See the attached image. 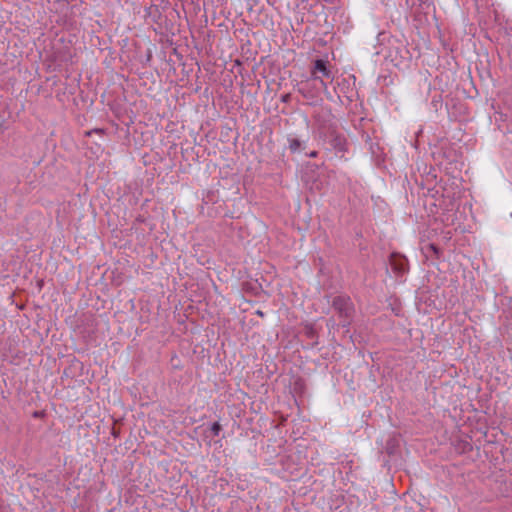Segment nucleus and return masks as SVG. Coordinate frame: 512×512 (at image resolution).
<instances>
[{
    "instance_id": "nucleus-3",
    "label": "nucleus",
    "mask_w": 512,
    "mask_h": 512,
    "mask_svg": "<svg viewBox=\"0 0 512 512\" xmlns=\"http://www.w3.org/2000/svg\"><path fill=\"white\" fill-rule=\"evenodd\" d=\"M322 77L333 78L332 71L329 68V62L327 60L316 59L311 68V79L318 82L323 90H327V84Z\"/></svg>"
},
{
    "instance_id": "nucleus-16",
    "label": "nucleus",
    "mask_w": 512,
    "mask_h": 512,
    "mask_svg": "<svg viewBox=\"0 0 512 512\" xmlns=\"http://www.w3.org/2000/svg\"><path fill=\"white\" fill-rule=\"evenodd\" d=\"M317 155H318L317 151H312L311 153H309L308 156L311 157V158H315V157H317Z\"/></svg>"
},
{
    "instance_id": "nucleus-17",
    "label": "nucleus",
    "mask_w": 512,
    "mask_h": 512,
    "mask_svg": "<svg viewBox=\"0 0 512 512\" xmlns=\"http://www.w3.org/2000/svg\"><path fill=\"white\" fill-rule=\"evenodd\" d=\"M112 434H113L115 437H117V435H118V434H117V431H116L115 429H113Z\"/></svg>"
},
{
    "instance_id": "nucleus-15",
    "label": "nucleus",
    "mask_w": 512,
    "mask_h": 512,
    "mask_svg": "<svg viewBox=\"0 0 512 512\" xmlns=\"http://www.w3.org/2000/svg\"><path fill=\"white\" fill-rule=\"evenodd\" d=\"M502 330H503V334L504 333H507V334L509 333V326L505 322L503 323Z\"/></svg>"
},
{
    "instance_id": "nucleus-10",
    "label": "nucleus",
    "mask_w": 512,
    "mask_h": 512,
    "mask_svg": "<svg viewBox=\"0 0 512 512\" xmlns=\"http://www.w3.org/2000/svg\"><path fill=\"white\" fill-rule=\"evenodd\" d=\"M305 335L309 339H316L317 338V332H316V330L312 326H309V327L306 328Z\"/></svg>"
},
{
    "instance_id": "nucleus-1",
    "label": "nucleus",
    "mask_w": 512,
    "mask_h": 512,
    "mask_svg": "<svg viewBox=\"0 0 512 512\" xmlns=\"http://www.w3.org/2000/svg\"><path fill=\"white\" fill-rule=\"evenodd\" d=\"M312 119L313 132L319 139L338 128V121L331 108L327 106L317 107L312 113Z\"/></svg>"
},
{
    "instance_id": "nucleus-11",
    "label": "nucleus",
    "mask_w": 512,
    "mask_h": 512,
    "mask_svg": "<svg viewBox=\"0 0 512 512\" xmlns=\"http://www.w3.org/2000/svg\"><path fill=\"white\" fill-rule=\"evenodd\" d=\"M222 430L221 425L218 422H214L211 426V432L213 436H218Z\"/></svg>"
},
{
    "instance_id": "nucleus-6",
    "label": "nucleus",
    "mask_w": 512,
    "mask_h": 512,
    "mask_svg": "<svg viewBox=\"0 0 512 512\" xmlns=\"http://www.w3.org/2000/svg\"><path fill=\"white\" fill-rule=\"evenodd\" d=\"M389 264L392 271L397 277H402L409 271V263L407 258L397 252L391 253L389 256Z\"/></svg>"
},
{
    "instance_id": "nucleus-2",
    "label": "nucleus",
    "mask_w": 512,
    "mask_h": 512,
    "mask_svg": "<svg viewBox=\"0 0 512 512\" xmlns=\"http://www.w3.org/2000/svg\"><path fill=\"white\" fill-rule=\"evenodd\" d=\"M332 307L342 319L341 324L346 327L350 324L354 314V304L349 296L339 295L334 297Z\"/></svg>"
},
{
    "instance_id": "nucleus-9",
    "label": "nucleus",
    "mask_w": 512,
    "mask_h": 512,
    "mask_svg": "<svg viewBox=\"0 0 512 512\" xmlns=\"http://www.w3.org/2000/svg\"><path fill=\"white\" fill-rule=\"evenodd\" d=\"M324 188V183L322 181L315 180L311 185L310 189L315 190L317 192H322Z\"/></svg>"
},
{
    "instance_id": "nucleus-8",
    "label": "nucleus",
    "mask_w": 512,
    "mask_h": 512,
    "mask_svg": "<svg viewBox=\"0 0 512 512\" xmlns=\"http://www.w3.org/2000/svg\"><path fill=\"white\" fill-rule=\"evenodd\" d=\"M288 142H289V149L291 150V152H296L301 149L302 143L299 139L289 138Z\"/></svg>"
},
{
    "instance_id": "nucleus-7",
    "label": "nucleus",
    "mask_w": 512,
    "mask_h": 512,
    "mask_svg": "<svg viewBox=\"0 0 512 512\" xmlns=\"http://www.w3.org/2000/svg\"><path fill=\"white\" fill-rule=\"evenodd\" d=\"M321 87L316 86V81L309 78L305 81H301L298 86V92L306 99L313 100L319 95Z\"/></svg>"
},
{
    "instance_id": "nucleus-12",
    "label": "nucleus",
    "mask_w": 512,
    "mask_h": 512,
    "mask_svg": "<svg viewBox=\"0 0 512 512\" xmlns=\"http://www.w3.org/2000/svg\"><path fill=\"white\" fill-rule=\"evenodd\" d=\"M428 250L431 251L435 256L436 258H439L440 257V249L437 245L435 244H429L428 245Z\"/></svg>"
},
{
    "instance_id": "nucleus-5",
    "label": "nucleus",
    "mask_w": 512,
    "mask_h": 512,
    "mask_svg": "<svg viewBox=\"0 0 512 512\" xmlns=\"http://www.w3.org/2000/svg\"><path fill=\"white\" fill-rule=\"evenodd\" d=\"M434 10L430 0H412L411 14L415 21L423 23L427 20V15Z\"/></svg>"
},
{
    "instance_id": "nucleus-13",
    "label": "nucleus",
    "mask_w": 512,
    "mask_h": 512,
    "mask_svg": "<svg viewBox=\"0 0 512 512\" xmlns=\"http://www.w3.org/2000/svg\"><path fill=\"white\" fill-rule=\"evenodd\" d=\"M92 134L103 135L104 134V130L100 129V128H96V129H92L90 131L85 132V135L88 136V137L91 136Z\"/></svg>"
},
{
    "instance_id": "nucleus-18",
    "label": "nucleus",
    "mask_w": 512,
    "mask_h": 512,
    "mask_svg": "<svg viewBox=\"0 0 512 512\" xmlns=\"http://www.w3.org/2000/svg\"><path fill=\"white\" fill-rule=\"evenodd\" d=\"M35 417H39V414L37 412L34 413Z\"/></svg>"
},
{
    "instance_id": "nucleus-14",
    "label": "nucleus",
    "mask_w": 512,
    "mask_h": 512,
    "mask_svg": "<svg viewBox=\"0 0 512 512\" xmlns=\"http://www.w3.org/2000/svg\"><path fill=\"white\" fill-rule=\"evenodd\" d=\"M290 100H291V94L290 93H286V94H283L281 96V101L283 103H288V102H290Z\"/></svg>"
},
{
    "instance_id": "nucleus-4",
    "label": "nucleus",
    "mask_w": 512,
    "mask_h": 512,
    "mask_svg": "<svg viewBox=\"0 0 512 512\" xmlns=\"http://www.w3.org/2000/svg\"><path fill=\"white\" fill-rule=\"evenodd\" d=\"M320 140L328 143L330 147L335 151L336 155L340 154V157H343L344 153L348 149L347 139L345 135L339 131V128L333 130V132L328 133Z\"/></svg>"
}]
</instances>
